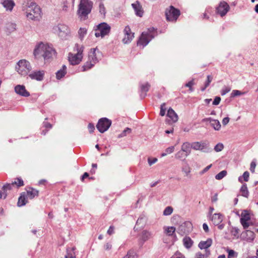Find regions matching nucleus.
Instances as JSON below:
<instances>
[{
  "label": "nucleus",
  "instance_id": "obj_1",
  "mask_svg": "<svg viewBox=\"0 0 258 258\" xmlns=\"http://www.w3.org/2000/svg\"><path fill=\"white\" fill-rule=\"evenodd\" d=\"M55 53V51L51 46L42 42L36 46L33 52L35 57L42 56L45 60L51 58Z\"/></svg>",
  "mask_w": 258,
  "mask_h": 258
},
{
  "label": "nucleus",
  "instance_id": "obj_2",
  "mask_svg": "<svg viewBox=\"0 0 258 258\" xmlns=\"http://www.w3.org/2000/svg\"><path fill=\"white\" fill-rule=\"evenodd\" d=\"M171 220L174 225H178L176 231L181 236L189 233L192 230L191 223L189 221H182L181 217L178 215L173 216Z\"/></svg>",
  "mask_w": 258,
  "mask_h": 258
},
{
  "label": "nucleus",
  "instance_id": "obj_3",
  "mask_svg": "<svg viewBox=\"0 0 258 258\" xmlns=\"http://www.w3.org/2000/svg\"><path fill=\"white\" fill-rule=\"evenodd\" d=\"M93 2L90 0H80L78 6L77 14L81 19L85 20L91 12Z\"/></svg>",
  "mask_w": 258,
  "mask_h": 258
},
{
  "label": "nucleus",
  "instance_id": "obj_4",
  "mask_svg": "<svg viewBox=\"0 0 258 258\" xmlns=\"http://www.w3.org/2000/svg\"><path fill=\"white\" fill-rule=\"evenodd\" d=\"M157 35L156 29L154 27L148 29L147 31L143 32L137 42L138 45H142L143 47L146 46L150 41Z\"/></svg>",
  "mask_w": 258,
  "mask_h": 258
},
{
  "label": "nucleus",
  "instance_id": "obj_5",
  "mask_svg": "<svg viewBox=\"0 0 258 258\" xmlns=\"http://www.w3.org/2000/svg\"><path fill=\"white\" fill-rule=\"evenodd\" d=\"M84 47L83 45H80L78 44H76L74 47V50L77 51V53L73 54L69 53V61L72 65H77L80 63L83 58V52L84 51Z\"/></svg>",
  "mask_w": 258,
  "mask_h": 258
},
{
  "label": "nucleus",
  "instance_id": "obj_6",
  "mask_svg": "<svg viewBox=\"0 0 258 258\" xmlns=\"http://www.w3.org/2000/svg\"><path fill=\"white\" fill-rule=\"evenodd\" d=\"M16 69L19 74L26 76L32 69L30 63L26 59L20 60L16 67Z\"/></svg>",
  "mask_w": 258,
  "mask_h": 258
},
{
  "label": "nucleus",
  "instance_id": "obj_7",
  "mask_svg": "<svg viewBox=\"0 0 258 258\" xmlns=\"http://www.w3.org/2000/svg\"><path fill=\"white\" fill-rule=\"evenodd\" d=\"M97 29L95 30V35L96 37H104L108 35L110 31L111 27L106 23L103 22L97 25Z\"/></svg>",
  "mask_w": 258,
  "mask_h": 258
},
{
  "label": "nucleus",
  "instance_id": "obj_8",
  "mask_svg": "<svg viewBox=\"0 0 258 258\" xmlns=\"http://www.w3.org/2000/svg\"><path fill=\"white\" fill-rule=\"evenodd\" d=\"M180 15V11L172 6L165 11V16L168 21L175 22Z\"/></svg>",
  "mask_w": 258,
  "mask_h": 258
},
{
  "label": "nucleus",
  "instance_id": "obj_9",
  "mask_svg": "<svg viewBox=\"0 0 258 258\" xmlns=\"http://www.w3.org/2000/svg\"><path fill=\"white\" fill-rule=\"evenodd\" d=\"M191 148L195 150H200L205 153H209L212 151L209 144L207 142H195L191 144Z\"/></svg>",
  "mask_w": 258,
  "mask_h": 258
},
{
  "label": "nucleus",
  "instance_id": "obj_10",
  "mask_svg": "<svg viewBox=\"0 0 258 258\" xmlns=\"http://www.w3.org/2000/svg\"><path fill=\"white\" fill-rule=\"evenodd\" d=\"M111 125V121L106 117H103L99 120L96 127L99 132L103 133L108 130Z\"/></svg>",
  "mask_w": 258,
  "mask_h": 258
},
{
  "label": "nucleus",
  "instance_id": "obj_11",
  "mask_svg": "<svg viewBox=\"0 0 258 258\" xmlns=\"http://www.w3.org/2000/svg\"><path fill=\"white\" fill-rule=\"evenodd\" d=\"M155 234L154 232L148 229H144L142 231L140 234L139 244L141 246H143L144 243L153 238Z\"/></svg>",
  "mask_w": 258,
  "mask_h": 258
},
{
  "label": "nucleus",
  "instance_id": "obj_12",
  "mask_svg": "<svg viewBox=\"0 0 258 258\" xmlns=\"http://www.w3.org/2000/svg\"><path fill=\"white\" fill-rule=\"evenodd\" d=\"M54 29L57 31L59 36L62 39H66L70 33L69 27L64 24H59Z\"/></svg>",
  "mask_w": 258,
  "mask_h": 258
},
{
  "label": "nucleus",
  "instance_id": "obj_13",
  "mask_svg": "<svg viewBox=\"0 0 258 258\" xmlns=\"http://www.w3.org/2000/svg\"><path fill=\"white\" fill-rule=\"evenodd\" d=\"M123 32L124 37L122 39V42L124 44H128L131 42L134 37V33L131 32V30L129 26L125 27Z\"/></svg>",
  "mask_w": 258,
  "mask_h": 258
},
{
  "label": "nucleus",
  "instance_id": "obj_14",
  "mask_svg": "<svg viewBox=\"0 0 258 258\" xmlns=\"http://www.w3.org/2000/svg\"><path fill=\"white\" fill-rule=\"evenodd\" d=\"M229 9L230 7L227 3L221 2L216 8V12L221 17H223L229 11Z\"/></svg>",
  "mask_w": 258,
  "mask_h": 258
},
{
  "label": "nucleus",
  "instance_id": "obj_15",
  "mask_svg": "<svg viewBox=\"0 0 258 258\" xmlns=\"http://www.w3.org/2000/svg\"><path fill=\"white\" fill-rule=\"evenodd\" d=\"M15 91L17 94L23 97H27L30 95V93L26 90L25 86L23 85H17L16 86Z\"/></svg>",
  "mask_w": 258,
  "mask_h": 258
},
{
  "label": "nucleus",
  "instance_id": "obj_16",
  "mask_svg": "<svg viewBox=\"0 0 258 258\" xmlns=\"http://www.w3.org/2000/svg\"><path fill=\"white\" fill-rule=\"evenodd\" d=\"M29 77L32 80H35L38 81L43 80L44 76V71H36L32 72L29 74Z\"/></svg>",
  "mask_w": 258,
  "mask_h": 258
},
{
  "label": "nucleus",
  "instance_id": "obj_17",
  "mask_svg": "<svg viewBox=\"0 0 258 258\" xmlns=\"http://www.w3.org/2000/svg\"><path fill=\"white\" fill-rule=\"evenodd\" d=\"M203 121H209L211 126L215 131H219L221 128V125L220 122L217 119H215L211 117H209L203 119Z\"/></svg>",
  "mask_w": 258,
  "mask_h": 258
},
{
  "label": "nucleus",
  "instance_id": "obj_18",
  "mask_svg": "<svg viewBox=\"0 0 258 258\" xmlns=\"http://www.w3.org/2000/svg\"><path fill=\"white\" fill-rule=\"evenodd\" d=\"M150 86V84L148 82L140 84V97L141 99H144L147 96V92L149 91Z\"/></svg>",
  "mask_w": 258,
  "mask_h": 258
},
{
  "label": "nucleus",
  "instance_id": "obj_19",
  "mask_svg": "<svg viewBox=\"0 0 258 258\" xmlns=\"http://www.w3.org/2000/svg\"><path fill=\"white\" fill-rule=\"evenodd\" d=\"M29 8V10L35 15V17H40L41 13L40 8L35 3H31Z\"/></svg>",
  "mask_w": 258,
  "mask_h": 258
},
{
  "label": "nucleus",
  "instance_id": "obj_20",
  "mask_svg": "<svg viewBox=\"0 0 258 258\" xmlns=\"http://www.w3.org/2000/svg\"><path fill=\"white\" fill-rule=\"evenodd\" d=\"M97 48L91 49L88 53V59L92 62L94 64H96L99 61V59L97 58L96 53Z\"/></svg>",
  "mask_w": 258,
  "mask_h": 258
},
{
  "label": "nucleus",
  "instance_id": "obj_21",
  "mask_svg": "<svg viewBox=\"0 0 258 258\" xmlns=\"http://www.w3.org/2000/svg\"><path fill=\"white\" fill-rule=\"evenodd\" d=\"M132 6L134 9L135 14L139 17H142L143 15V10L142 6L138 1H136L135 3L132 4Z\"/></svg>",
  "mask_w": 258,
  "mask_h": 258
},
{
  "label": "nucleus",
  "instance_id": "obj_22",
  "mask_svg": "<svg viewBox=\"0 0 258 258\" xmlns=\"http://www.w3.org/2000/svg\"><path fill=\"white\" fill-rule=\"evenodd\" d=\"M241 236L243 239L249 242L253 241L255 238L254 232L250 230H246L243 232Z\"/></svg>",
  "mask_w": 258,
  "mask_h": 258
},
{
  "label": "nucleus",
  "instance_id": "obj_23",
  "mask_svg": "<svg viewBox=\"0 0 258 258\" xmlns=\"http://www.w3.org/2000/svg\"><path fill=\"white\" fill-rule=\"evenodd\" d=\"M213 240L211 238H208L206 241H201L198 244L199 247L201 249L209 250L210 247L212 244Z\"/></svg>",
  "mask_w": 258,
  "mask_h": 258
},
{
  "label": "nucleus",
  "instance_id": "obj_24",
  "mask_svg": "<svg viewBox=\"0 0 258 258\" xmlns=\"http://www.w3.org/2000/svg\"><path fill=\"white\" fill-rule=\"evenodd\" d=\"M211 219L215 225H218L223 221V215L220 213H215L211 217Z\"/></svg>",
  "mask_w": 258,
  "mask_h": 258
},
{
  "label": "nucleus",
  "instance_id": "obj_25",
  "mask_svg": "<svg viewBox=\"0 0 258 258\" xmlns=\"http://www.w3.org/2000/svg\"><path fill=\"white\" fill-rule=\"evenodd\" d=\"M164 233L169 236H172L175 235L176 228L173 226H164L163 227Z\"/></svg>",
  "mask_w": 258,
  "mask_h": 258
},
{
  "label": "nucleus",
  "instance_id": "obj_26",
  "mask_svg": "<svg viewBox=\"0 0 258 258\" xmlns=\"http://www.w3.org/2000/svg\"><path fill=\"white\" fill-rule=\"evenodd\" d=\"M1 3L7 10H9L10 11L13 10L15 6V3L13 0H4Z\"/></svg>",
  "mask_w": 258,
  "mask_h": 258
},
{
  "label": "nucleus",
  "instance_id": "obj_27",
  "mask_svg": "<svg viewBox=\"0 0 258 258\" xmlns=\"http://www.w3.org/2000/svg\"><path fill=\"white\" fill-rule=\"evenodd\" d=\"M167 115L173 122H176L178 119V115L173 109L170 108L167 111Z\"/></svg>",
  "mask_w": 258,
  "mask_h": 258
},
{
  "label": "nucleus",
  "instance_id": "obj_28",
  "mask_svg": "<svg viewBox=\"0 0 258 258\" xmlns=\"http://www.w3.org/2000/svg\"><path fill=\"white\" fill-rule=\"evenodd\" d=\"M27 195L25 192L21 194V196L19 198L17 205L18 207H22L26 204L28 202Z\"/></svg>",
  "mask_w": 258,
  "mask_h": 258
},
{
  "label": "nucleus",
  "instance_id": "obj_29",
  "mask_svg": "<svg viewBox=\"0 0 258 258\" xmlns=\"http://www.w3.org/2000/svg\"><path fill=\"white\" fill-rule=\"evenodd\" d=\"M13 185L14 184H12V183H6V184L3 185L2 189L4 190V192H2V191L0 190V199H2L3 197H4V199L6 198L7 196L6 191L8 190L11 189L12 185Z\"/></svg>",
  "mask_w": 258,
  "mask_h": 258
},
{
  "label": "nucleus",
  "instance_id": "obj_30",
  "mask_svg": "<svg viewBox=\"0 0 258 258\" xmlns=\"http://www.w3.org/2000/svg\"><path fill=\"white\" fill-rule=\"evenodd\" d=\"M67 73V67L63 65L61 69L57 71L56 73V78L57 80H60Z\"/></svg>",
  "mask_w": 258,
  "mask_h": 258
},
{
  "label": "nucleus",
  "instance_id": "obj_31",
  "mask_svg": "<svg viewBox=\"0 0 258 258\" xmlns=\"http://www.w3.org/2000/svg\"><path fill=\"white\" fill-rule=\"evenodd\" d=\"M191 144L188 142L184 143L181 146V150L186 153V155H189L190 153Z\"/></svg>",
  "mask_w": 258,
  "mask_h": 258
},
{
  "label": "nucleus",
  "instance_id": "obj_32",
  "mask_svg": "<svg viewBox=\"0 0 258 258\" xmlns=\"http://www.w3.org/2000/svg\"><path fill=\"white\" fill-rule=\"evenodd\" d=\"M27 197H29L30 199H33L35 196L38 195V191L33 188H30L29 189L27 190L26 193Z\"/></svg>",
  "mask_w": 258,
  "mask_h": 258
},
{
  "label": "nucleus",
  "instance_id": "obj_33",
  "mask_svg": "<svg viewBox=\"0 0 258 258\" xmlns=\"http://www.w3.org/2000/svg\"><path fill=\"white\" fill-rule=\"evenodd\" d=\"M147 219L146 216L144 214H142L138 218L136 222V224L138 225H141V227H143L145 225L147 222Z\"/></svg>",
  "mask_w": 258,
  "mask_h": 258
},
{
  "label": "nucleus",
  "instance_id": "obj_34",
  "mask_svg": "<svg viewBox=\"0 0 258 258\" xmlns=\"http://www.w3.org/2000/svg\"><path fill=\"white\" fill-rule=\"evenodd\" d=\"M183 242L184 246L186 248H188V249L190 248L192 246L193 243H194L192 239L189 237H187V236L185 237L183 239Z\"/></svg>",
  "mask_w": 258,
  "mask_h": 258
},
{
  "label": "nucleus",
  "instance_id": "obj_35",
  "mask_svg": "<svg viewBox=\"0 0 258 258\" xmlns=\"http://www.w3.org/2000/svg\"><path fill=\"white\" fill-rule=\"evenodd\" d=\"M6 31L9 34L16 30V25L13 23H8L6 26Z\"/></svg>",
  "mask_w": 258,
  "mask_h": 258
},
{
  "label": "nucleus",
  "instance_id": "obj_36",
  "mask_svg": "<svg viewBox=\"0 0 258 258\" xmlns=\"http://www.w3.org/2000/svg\"><path fill=\"white\" fill-rule=\"evenodd\" d=\"M241 216L240 221H248L250 219L249 213L246 210L242 212Z\"/></svg>",
  "mask_w": 258,
  "mask_h": 258
},
{
  "label": "nucleus",
  "instance_id": "obj_37",
  "mask_svg": "<svg viewBox=\"0 0 258 258\" xmlns=\"http://www.w3.org/2000/svg\"><path fill=\"white\" fill-rule=\"evenodd\" d=\"M95 64H94L93 63H92L91 61L89 60V59L86 61L82 67V70L81 71L85 72L87 71L90 69H91L94 66Z\"/></svg>",
  "mask_w": 258,
  "mask_h": 258
},
{
  "label": "nucleus",
  "instance_id": "obj_38",
  "mask_svg": "<svg viewBox=\"0 0 258 258\" xmlns=\"http://www.w3.org/2000/svg\"><path fill=\"white\" fill-rule=\"evenodd\" d=\"M75 249V247L67 248V254L64 258H76L75 253L74 252Z\"/></svg>",
  "mask_w": 258,
  "mask_h": 258
},
{
  "label": "nucleus",
  "instance_id": "obj_39",
  "mask_svg": "<svg viewBox=\"0 0 258 258\" xmlns=\"http://www.w3.org/2000/svg\"><path fill=\"white\" fill-rule=\"evenodd\" d=\"M241 195L245 198H247L249 196V191L247 189V185L246 183L243 184L240 188Z\"/></svg>",
  "mask_w": 258,
  "mask_h": 258
},
{
  "label": "nucleus",
  "instance_id": "obj_40",
  "mask_svg": "<svg viewBox=\"0 0 258 258\" xmlns=\"http://www.w3.org/2000/svg\"><path fill=\"white\" fill-rule=\"evenodd\" d=\"M188 155H186V153H184V152L180 150L178 151L175 155V158L177 159L182 160L183 158V160Z\"/></svg>",
  "mask_w": 258,
  "mask_h": 258
},
{
  "label": "nucleus",
  "instance_id": "obj_41",
  "mask_svg": "<svg viewBox=\"0 0 258 258\" xmlns=\"http://www.w3.org/2000/svg\"><path fill=\"white\" fill-rule=\"evenodd\" d=\"M137 254L136 252L132 249L130 250L126 255H125L123 258H137Z\"/></svg>",
  "mask_w": 258,
  "mask_h": 258
},
{
  "label": "nucleus",
  "instance_id": "obj_42",
  "mask_svg": "<svg viewBox=\"0 0 258 258\" xmlns=\"http://www.w3.org/2000/svg\"><path fill=\"white\" fill-rule=\"evenodd\" d=\"M213 78L211 76L208 75L207 76V79L205 83V86L201 88V90L202 91H204L205 89L209 86L210 83L212 82Z\"/></svg>",
  "mask_w": 258,
  "mask_h": 258
},
{
  "label": "nucleus",
  "instance_id": "obj_43",
  "mask_svg": "<svg viewBox=\"0 0 258 258\" xmlns=\"http://www.w3.org/2000/svg\"><path fill=\"white\" fill-rule=\"evenodd\" d=\"M173 211V209L171 206H168L165 208L164 210L163 211V214L164 216H169L170 215Z\"/></svg>",
  "mask_w": 258,
  "mask_h": 258
},
{
  "label": "nucleus",
  "instance_id": "obj_44",
  "mask_svg": "<svg viewBox=\"0 0 258 258\" xmlns=\"http://www.w3.org/2000/svg\"><path fill=\"white\" fill-rule=\"evenodd\" d=\"M227 175L226 170H222L215 176V178L217 180H221Z\"/></svg>",
  "mask_w": 258,
  "mask_h": 258
},
{
  "label": "nucleus",
  "instance_id": "obj_45",
  "mask_svg": "<svg viewBox=\"0 0 258 258\" xmlns=\"http://www.w3.org/2000/svg\"><path fill=\"white\" fill-rule=\"evenodd\" d=\"M131 128L129 127H126L122 131V132L120 134L118 135V138H120L125 137L126 136L127 134L131 133Z\"/></svg>",
  "mask_w": 258,
  "mask_h": 258
},
{
  "label": "nucleus",
  "instance_id": "obj_46",
  "mask_svg": "<svg viewBox=\"0 0 258 258\" xmlns=\"http://www.w3.org/2000/svg\"><path fill=\"white\" fill-rule=\"evenodd\" d=\"M78 34L80 39H82L87 34V29L85 28H80L78 31Z\"/></svg>",
  "mask_w": 258,
  "mask_h": 258
},
{
  "label": "nucleus",
  "instance_id": "obj_47",
  "mask_svg": "<svg viewBox=\"0 0 258 258\" xmlns=\"http://www.w3.org/2000/svg\"><path fill=\"white\" fill-rule=\"evenodd\" d=\"M182 171L185 173L186 176H188L189 173L191 172V169L188 164H186L182 167Z\"/></svg>",
  "mask_w": 258,
  "mask_h": 258
},
{
  "label": "nucleus",
  "instance_id": "obj_48",
  "mask_svg": "<svg viewBox=\"0 0 258 258\" xmlns=\"http://www.w3.org/2000/svg\"><path fill=\"white\" fill-rule=\"evenodd\" d=\"M231 88L229 86H224L221 90V95L224 96L230 91Z\"/></svg>",
  "mask_w": 258,
  "mask_h": 258
},
{
  "label": "nucleus",
  "instance_id": "obj_49",
  "mask_svg": "<svg viewBox=\"0 0 258 258\" xmlns=\"http://www.w3.org/2000/svg\"><path fill=\"white\" fill-rule=\"evenodd\" d=\"M244 92H242L239 90H234L232 91V93H231V97H235L238 96H240L241 95L244 94Z\"/></svg>",
  "mask_w": 258,
  "mask_h": 258
},
{
  "label": "nucleus",
  "instance_id": "obj_50",
  "mask_svg": "<svg viewBox=\"0 0 258 258\" xmlns=\"http://www.w3.org/2000/svg\"><path fill=\"white\" fill-rule=\"evenodd\" d=\"M16 179L17 180L18 182L14 181L12 183V184H16L17 185L18 187L22 186L24 185V182L22 178H17Z\"/></svg>",
  "mask_w": 258,
  "mask_h": 258
},
{
  "label": "nucleus",
  "instance_id": "obj_51",
  "mask_svg": "<svg viewBox=\"0 0 258 258\" xmlns=\"http://www.w3.org/2000/svg\"><path fill=\"white\" fill-rule=\"evenodd\" d=\"M224 148V145L222 143H218L217 144L215 147H214V150L216 152H220Z\"/></svg>",
  "mask_w": 258,
  "mask_h": 258
},
{
  "label": "nucleus",
  "instance_id": "obj_52",
  "mask_svg": "<svg viewBox=\"0 0 258 258\" xmlns=\"http://www.w3.org/2000/svg\"><path fill=\"white\" fill-rule=\"evenodd\" d=\"M99 12L101 15L105 16L106 13L105 8L102 3H100L99 6Z\"/></svg>",
  "mask_w": 258,
  "mask_h": 258
},
{
  "label": "nucleus",
  "instance_id": "obj_53",
  "mask_svg": "<svg viewBox=\"0 0 258 258\" xmlns=\"http://www.w3.org/2000/svg\"><path fill=\"white\" fill-rule=\"evenodd\" d=\"M166 112L165 103H162L160 106V115L162 116L165 115Z\"/></svg>",
  "mask_w": 258,
  "mask_h": 258
},
{
  "label": "nucleus",
  "instance_id": "obj_54",
  "mask_svg": "<svg viewBox=\"0 0 258 258\" xmlns=\"http://www.w3.org/2000/svg\"><path fill=\"white\" fill-rule=\"evenodd\" d=\"M194 85V80H192L190 81H189L187 83L185 84V86L189 88V90L191 92H192L194 91V89L192 87V85Z\"/></svg>",
  "mask_w": 258,
  "mask_h": 258
},
{
  "label": "nucleus",
  "instance_id": "obj_55",
  "mask_svg": "<svg viewBox=\"0 0 258 258\" xmlns=\"http://www.w3.org/2000/svg\"><path fill=\"white\" fill-rule=\"evenodd\" d=\"M228 258H232L235 256L236 253L234 251V250L232 249H228Z\"/></svg>",
  "mask_w": 258,
  "mask_h": 258
},
{
  "label": "nucleus",
  "instance_id": "obj_56",
  "mask_svg": "<svg viewBox=\"0 0 258 258\" xmlns=\"http://www.w3.org/2000/svg\"><path fill=\"white\" fill-rule=\"evenodd\" d=\"M27 17L28 18L34 20H37L39 19L38 17H35V15L33 14L31 12L27 14Z\"/></svg>",
  "mask_w": 258,
  "mask_h": 258
},
{
  "label": "nucleus",
  "instance_id": "obj_57",
  "mask_svg": "<svg viewBox=\"0 0 258 258\" xmlns=\"http://www.w3.org/2000/svg\"><path fill=\"white\" fill-rule=\"evenodd\" d=\"M221 101V98L219 96H216L214 99V101H213V105H218Z\"/></svg>",
  "mask_w": 258,
  "mask_h": 258
},
{
  "label": "nucleus",
  "instance_id": "obj_58",
  "mask_svg": "<svg viewBox=\"0 0 258 258\" xmlns=\"http://www.w3.org/2000/svg\"><path fill=\"white\" fill-rule=\"evenodd\" d=\"M256 167V163L254 161H252L250 163V170L252 173L254 172L255 168Z\"/></svg>",
  "mask_w": 258,
  "mask_h": 258
},
{
  "label": "nucleus",
  "instance_id": "obj_59",
  "mask_svg": "<svg viewBox=\"0 0 258 258\" xmlns=\"http://www.w3.org/2000/svg\"><path fill=\"white\" fill-rule=\"evenodd\" d=\"M157 161V159L156 158H149L148 159V162L149 164L151 166L153 164L155 163Z\"/></svg>",
  "mask_w": 258,
  "mask_h": 258
},
{
  "label": "nucleus",
  "instance_id": "obj_60",
  "mask_svg": "<svg viewBox=\"0 0 258 258\" xmlns=\"http://www.w3.org/2000/svg\"><path fill=\"white\" fill-rule=\"evenodd\" d=\"M242 176H243V179L245 181H248V179H249V172L248 171H245L243 173Z\"/></svg>",
  "mask_w": 258,
  "mask_h": 258
},
{
  "label": "nucleus",
  "instance_id": "obj_61",
  "mask_svg": "<svg viewBox=\"0 0 258 258\" xmlns=\"http://www.w3.org/2000/svg\"><path fill=\"white\" fill-rule=\"evenodd\" d=\"M174 151V146H170L165 150V152L168 154L173 153Z\"/></svg>",
  "mask_w": 258,
  "mask_h": 258
},
{
  "label": "nucleus",
  "instance_id": "obj_62",
  "mask_svg": "<svg viewBox=\"0 0 258 258\" xmlns=\"http://www.w3.org/2000/svg\"><path fill=\"white\" fill-rule=\"evenodd\" d=\"M232 234L235 237H238V234L239 233V229L237 228H234L232 230Z\"/></svg>",
  "mask_w": 258,
  "mask_h": 258
},
{
  "label": "nucleus",
  "instance_id": "obj_63",
  "mask_svg": "<svg viewBox=\"0 0 258 258\" xmlns=\"http://www.w3.org/2000/svg\"><path fill=\"white\" fill-rule=\"evenodd\" d=\"M88 127L90 133H93L95 130L94 125L92 123H89Z\"/></svg>",
  "mask_w": 258,
  "mask_h": 258
},
{
  "label": "nucleus",
  "instance_id": "obj_64",
  "mask_svg": "<svg viewBox=\"0 0 258 258\" xmlns=\"http://www.w3.org/2000/svg\"><path fill=\"white\" fill-rule=\"evenodd\" d=\"M43 126L46 128L50 129L52 127V124L48 122L44 121L43 122Z\"/></svg>",
  "mask_w": 258,
  "mask_h": 258
}]
</instances>
